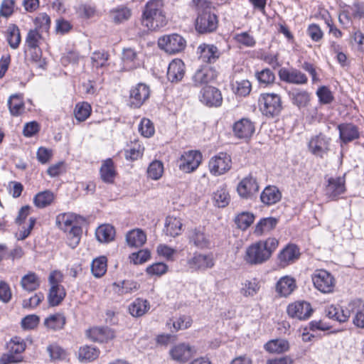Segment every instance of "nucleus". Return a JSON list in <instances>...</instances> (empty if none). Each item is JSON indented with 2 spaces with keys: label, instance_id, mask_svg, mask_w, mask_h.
I'll return each mask as SVG.
<instances>
[{
  "label": "nucleus",
  "instance_id": "nucleus-38",
  "mask_svg": "<svg viewBox=\"0 0 364 364\" xmlns=\"http://www.w3.org/2000/svg\"><path fill=\"white\" fill-rule=\"evenodd\" d=\"M21 286L28 292L33 291L40 286L39 277L35 273L29 272L21 278Z\"/></svg>",
  "mask_w": 364,
  "mask_h": 364
},
{
  "label": "nucleus",
  "instance_id": "nucleus-5",
  "mask_svg": "<svg viewBox=\"0 0 364 364\" xmlns=\"http://www.w3.org/2000/svg\"><path fill=\"white\" fill-rule=\"evenodd\" d=\"M314 287L324 294L333 291L336 279L333 276L326 270L316 269L311 276Z\"/></svg>",
  "mask_w": 364,
  "mask_h": 364
},
{
  "label": "nucleus",
  "instance_id": "nucleus-14",
  "mask_svg": "<svg viewBox=\"0 0 364 364\" xmlns=\"http://www.w3.org/2000/svg\"><path fill=\"white\" fill-rule=\"evenodd\" d=\"M353 309V304H348L346 306H328L325 309L326 316L340 323L346 322L350 316Z\"/></svg>",
  "mask_w": 364,
  "mask_h": 364
},
{
  "label": "nucleus",
  "instance_id": "nucleus-26",
  "mask_svg": "<svg viewBox=\"0 0 364 364\" xmlns=\"http://www.w3.org/2000/svg\"><path fill=\"white\" fill-rule=\"evenodd\" d=\"M340 139L343 143L352 141L359 138L358 127L353 124H341L338 127Z\"/></svg>",
  "mask_w": 364,
  "mask_h": 364
},
{
  "label": "nucleus",
  "instance_id": "nucleus-37",
  "mask_svg": "<svg viewBox=\"0 0 364 364\" xmlns=\"http://www.w3.org/2000/svg\"><path fill=\"white\" fill-rule=\"evenodd\" d=\"M349 304H353L352 322L358 328H364V306L358 301H353Z\"/></svg>",
  "mask_w": 364,
  "mask_h": 364
},
{
  "label": "nucleus",
  "instance_id": "nucleus-50",
  "mask_svg": "<svg viewBox=\"0 0 364 364\" xmlns=\"http://www.w3.org/2000/svg\"><path fill=\"white\" fill-rule=\"evenodd\" d=\"M91 106L87 102L77 104L75 108V116L79 122L86 120L91 113Z\"/></svg>",
  "mask_w": 364,
  "mask_h": 364
},
{
  "label": "nucleus",
  "instance_id": "nucleus-55",
  "mask_svg": "<svg viewBox=\"0 0 364 364\" xmlns=\"http://www.w3.org/2000/svg\"><path fill=\"white\" fill-rule=\"evenodd\" d=\"M41 35L36 29L30 30L26 38V44L28 50H36L38 48V43Z\"/></svg>",
  "mask_w": 364,
  "mask_h": 364
},
{
  "label": "nucleus",
  "instance_id": "nucleus-59",
  "mask_svg": "<svg viewBox=\"0 0 364 364\" xmlns=\"http://www.w3.org/2000/svg\"><path fill=\"white\" fill-rule=\"evenodd\" d=\"M256 77L260 84L267 85L274 82L275 75L269 69L266 68L256 73Z\"/></svg>",
  "mask_w": 364,
  "mask_h": 364
},
{
  "label": "nucleus",
  "instance_id": "nucleus-52",
  "mask_svg": "<svg viewBox=\"0 0 364 364\" xmlns=\"http://www.w3.org/2000/svg\"><path fill=\"white\" fill-rule=\"evenodd\" d=\"M138 130L141 133V136L146 138L151 137L155 133L154 123L147 118H143L141 120Z\"/></svg>",
  "mask_w": 364,
  "mask_h": 364
},
{
  "label": "nucleus",
  "instance_id": "nucleus-63",
  "mask_svg": "<svg viewBox=\"0 0 364 364\" xmlns=\"http://www.w3.org/2000/svg\"><path fill=\"white\" fill-rule=\"evenodd\" d=\"M156 252L159 256L164 257L167 260H173L176 250L166 245L160 244L157 247Z\"/></svg>",
  "mask_w": 364,
  "mask_h": 364
},
{
  "label": "nucleus",
  "instance_id": "nucleus-32",
  "mask_svg": "<svg viewBox=\"0 0 364 364\" xmlns=\"http://www.w3.org/2000/svg\"><path fill=\"white\" fill-rule=\"evenodd\" d=\"M282 195L279 189L275 186H267L262 192L260 196L261 201L267 205H273L279 201Z\"/></svg>",
  "mask_w": 364,
  "mask_h": 364
},
{
  "label": "nucleus",
  "instance_id": "nucleus-18",
  "mask_svg": "<svg viewBox=\"0 0 364 364\" xmlns=\"http://www.w3.org/2000/svg\"><path fill=\"white\" fill-rule=\"evenodd\" d=\"M237 191L240 197L251 198L259 191V185L255 178L248 176L239 183Z\"/></svg>",
  "mask_w": 364,
  "mask_h": 364
},
{
  "label": "nucleus",
  "instance_id": "nucleus-62",
  "mask_svg": "<svg viewBox=\"0 0 364 364\" xmlns=\"http://www.w3.org/2000/svg\"><path fill=\"white\" fill-rule=\"evenodd\" d=\"M316 95L323 104H329L333 100V96L331 90L326 86H322L318 89Z\"/></svg>",
  "mask_w": 364,
  "mask_h": 364
},
{
  "label": "nucleus",
  "instance_id": "nucleus-13",
  "mask_svg": "<svg viewBox=\"0 0 364 364\" xmlns=\"http://www.w3.org/2000/svg\"><path fill=\"white\" fill-rule=\"evenodd\" d=\"M188 267L196 271H205L215 265L213 254L196 253L188 262Z\"/></svg>",
  "mask_w": 364,
  "mask_h": 364
},
{
  "label": "nucleus",
  "instance_id": "nucleus-53",
  "mask_svg": "<svg viewBox=\"0 0 364 364\" xmlns=\"http://www.w3.org/2000/svg\"><path fill=\"white\" fill-rule=\"evenodd\" d=\"M68 232V243L72 248H75L80 242L82 229L77 225L71 227Z\"/></svg>",
  "mask_w": 364,
  "mask_h": 364
},
{
  "label": "nucleus",
  "instance_id": "nucleus-19",
  "mask_svg": "<svg viewBox=\"0 0 364 364\" xmlns=\"http://www.w3.org/2000/svg\"><path fill=\"white\" fill-rule=\"evenodd\" d=\"M217 77V72L210 66H204L196 70L192 80L196 87H200L213 82Z\"/></svg>",
  "mask_w": 364,
  "mask_h": 364
},
{
  "label": "nucleus",
  "instance_id": "nucleus-6",
  "mask_svg": "<svg viewBox=\"0 0 364 364\" xmlns=\"http://www.w3.org/2000/svg\"><path fill=\"white\" fill-rule=\"evenodd\" d=\"M159 47L170 54L182 51L186 45V40L177 33L165 35L158 40Z\"/></svg>",
  "mask_w": 364,
  "mask_h": 364
},
{
  "label": "nucleus",
  "instance_id": "nucleus-60",
  "mask_svg": "<svg viewBox=\"0 0 364 364\" xmlns=\"http://www.w3.org/2000/svg\"><path fill=\"white\" fill-rule=\"evenodd\" d=\"M35 24L42 31H48L50 26V18L46 13H41L36 18Z\"/></svg>",
  "mask_w": 364,
  "mask_h": 364
},
{
  "label": "nucleus",
  "instance_id": "nucleus-58",
  "mask_svg": "<svg viewBox=\"0 0 364 364\" xmlns=\"http://www.w3.org/2000/svg\"><path fill=\"white\" fill-rule=\"evenodd\" d=\"M193 320L190 316L181 315L173 323V328L175 331L185 330L191 326Z\"/></svg>",
  "mask_w": 364,
  "mask_h": 364
},
{
  "label": "nucleus",
  "instance_id": "nucleus-42",
  "mask_svg": "<svg viewBox=\"0 0 364 364\" xmlns=\"http://www.w3.org/2000/svg\"><path fill=\"white\" fill-rule=\"evenodd\" d=\"M91 271L95 277H102L107 272V258L102 256L93 259L91 264Z\"/></svg>",
  "mask_w": 364,
  "mask_h": 364
},
{
  "label": "nucleus",
  "instance_id": "nucleus-57",
  "mask_svg": "<svg viewBox=\"0 0 364 364\" xmlns=\"http://www.w3.org/2000/svg\"><path fill=\"white\" fill-rule=\"evenodd\" d=\"M108 58L109 55L105 51H96L92 53L91 60L93 67L99 68L106 65Z\"/></svg>",
  "mask_w": 364,
  "mask_h": 364
},
{
  "label": "nucleus",
  "instance_id": "nucleus-43",
  "mask_svg": "<svg viewBox=\"0 0 364 364\" xmlns=\"http://www.w3.org/2000/svg\"><path fill=\"white\" fill-rule=\"evenodd\" d=\"M54 200V195L50 191L40 192L36 195L33 199L34 204L39 208H43L49 205Z\"/></svg>",
  "mask_w": 364,
  "mask_h": 364
},
{
  "label": "nucleus",
  "instance_id": "nucleus-36",
  "mask_svg": "<svg viewBox=\"0 0 364 364\" xmlns=\"http://www.w3.org/2000/svg\"><path fill=\"white\" fill-rule=\"evenodd\" d=\"M267 351L272 353H282L289 348V342L284 339H274L269 341L264 345Z\"/></svg>",
  "mask_w": 364,
  "mask_h": 364
},
{
  "label": "nucleus",
  "instance_id": "nucleus-45",
  "mask_svg": "<svg viewBox=\"0 0 364 364\" xmlns=\"http://www.w3.org/2000/svg\"><path fill=\"white\" fill-rule=\"evenodd\" d=\"M136 288V283L132 280H124L121 283H114L113 290L119 295L132 293Z\"/></svg>",
  "mask_w": 364,
  "mask_h": 364
},
{
  "label": "nucleus",
  "instance_id": "nucleus-46",
  "mask_svg": "<svg viewBox=\"0 0 364 364\" xmlns=\"http://www.w3.org/2000/svg\"><path fill=\"white\" fill-rule=\"evenodd\" d=\"M100 350L91 346H85L79 349V359L80 360L92 361L98 358Z\"/></svg>",
  "mask_w": 364,
  "mask_h": 364
},
{
  "label": "nucleus",
  "instance_id": "nucleus-4",
  "mask_svg": "<svg viewBox=\"0 0 364 364\" xmlns=\"http://www.w3.org/2000/svg\"><path fill=\"white\" fill-rule=\"evenodd\" d=\"M259 107L262 113L267 117L279 114L282 109L281 97L274 93H263L259 97Z\"/></svg>",
  "mask_w": 364,
  "mask_h": 364
},
{
  "label": "nucleus",
  "instance_id": "nucleus-3",
  "mask_svg": "<svg viewBox=\"0 0 364 364\" xmlns=\"http://www.w3.org/2000/svg\"><path fill=\"white\" fill-rule=\"evenodd\" d=\"M198 14L195 28L199 33H208L215 31L218 26L217 15L213 12L210 3L205 0H198Z\"/></svg>",
  "mask_w": 364,
  "mask_h": 364
},
{
  "label": "nucleus",
  "instance_id": "nucleus-8",
  "mask_svg": "<svg viewBox=\"0 0 364 364\" xmlns=\"http://www.w3.org/2000/svg\"><path fill=\"white\" fill-rule=\"evenodd\" d=\"M8 353L4 354L0 359L1 364H9L21 361V358L17 355L25 350L26 343L21 338L15 337L8 343Z\"/></svg>",
  "mask_w": 364,
  "mask_h": 364
},
{
  "label": "nucleus",
  "instance_id": "nucleus-31",
  "mask_svg": "<svg viewBox=\"0 0 364 364\" xmlns=\"http://www.w3.org/2000/svg\"><path fill=\"white\" fill-rule=\"evenodd\" d=\"M182 226L183 224L179 218L169 215L166 219L164 231L167 235L176 237L181 234Z\"/></svg>",
  "mask_w": 364,
  "mask_h": 364
},
{
  "label": "nucleus",
  "instance_id": "nucleus-49",
  "mask_svg": "<svg viewBox=\"0 0 364 364\" xmlns=\"http://www.w3.org/2000/svg\"><path fill=\"white\" fill-rule=\"evenodd\" d=\"M47 351L53 360H65L67 359L68 353L65 350L58 344H51L47 347Z\"/></svg>",
  "mask_w": 364,
  "mask_h": 364
},
{
  "label": "nucleus",
  "instance_id": "nucleus-33",
  "mask_svg": "<svg viewBox=\"0 0 364 364\" xmlns=\"http://www.w3.org/2000/svg\"><path fill=\"white\" fill-rule=\"evenodd\" d=\"M289 95L292 103L299 108L306 107L310 101V95L306 90L294 89L289 92Z\"/></svg>",
  "mask_w": 364,
  "mask_h": 364
},
{
  "label": "nucleus",
  "instance_id": "nucleus-23",
  "mask_svg": "<svg viewBox=\"0 0 364 364\" xmlns=\"http://www.w3.org/2000/svg\"><path fill=\"white\" fill-rule=\"evenodd\" d=\"M185 74V65L180 59L172 60L168 67L167 77L172 82L182 80Z\"/></svg>",
  "mask_w": 364,
  "mask_h": 364
},
{
  "label": "nucleus",
  "instance_id": "nucleus-47",
  "mask_svg": "<svg viewBox=\"0 0 364 364\" xmlns=\"http://www.w3.org/2000/svg\"><path fill=\"white\" fill-rule=\"evenodd\" d=\"M164 173V164L161 161H153L147 168L148 177L157 181L161 178Z\"/></svg>",
  "mask_w": 364,
  "mask_h": 364
},
{
  "label": "nucleus",
  "instance_id": "nucleus-7",
  "mask_svg": "<svg viewBox=\"0 0 364 364\" xmlns=\"http://www.w3.org/2000/svg\"><path fill=\"white\" fill-rule=\"evenodd\" d=\"M196 348L188 343L181 342L173 346L169 350L171 358L180 363H186L196 354Z\"/></svg>",
  "mask_w": 364,
  "mask_h": 364
},
{
  "label": "nucleus",
  "instance_id": "nucleus-22",
  "mask_svg": "<svg viewBox=\"0 0 364 364\" xmlns=\"http://www.w3.org/2000/svg\"><path fill=\"white\" fill-rule=\"evenodd\" d=\"M300 256L299 249L294 245H288L284 248L278 255L279 264L282 267H286L294 263Z\"/></svg>",
  "mask_w": 364,
  "mask_h": 364
},
{
  "label": "nucleus",
  "instance_id": "nucleus-17",
  "mask_svg": "<svg viewBox=\"0 0 364 364\" xmlns=\"http://www.w3.org/2000/svg\"><path fill=\"white\" fill-rule=\"evenodd\" d=\"M279 77L282 81L296 85L306 84L308 81L306 75L295 68H281Z\"/></svg>",
  "mask_w": 364,
  "mask_h": 364
},
{
  "label": "nucleus",
  "instance_id": "nucleus-30",
  "mask_svg": "<svg viewBox=\"0 0 364 364\" xmlns=\"http://www.w3.org/2000/svg\"><path fill=\"white\" fill-rule=\"evenodd\" d=\"M278 220L275 218L269 217L262 218L256 225L254 233L257 236L267 234L274 230Z\"/></svg>",
  "mask_w": 364,
  "mask_h": 364
},
{
  "label": "nucleus",
  "instance_id": "nucleus-10",
  "mask_svg": "<svg viewBox=\"0 0 364 364\" xmlns=\"http://www.w3.org/2000/svg\"><path fill=\"white\" fill-rule=\"evenodd\" d=\"M287 312L293 318L305 320L311 316L313 309L309 302L296 301L288 305Z\"/></svg>",
  "mask_w": 364,
  "mask_h": 364
},
{
  "label": "nucleus",
  "instance_id": "nucleus-20",
  "mask_svg": "<svg viewBox=\"0 0 364 364\" xmlns=\"http://www.w3.org/2000/svg\"><path fill=\"white\" fill-rule=\"evenodd\" d=\"M233 133L239 139H248L255 132L254 123L248 118H242L233 125Z\"/></svg>",
  "mask_w": 364,
  "mask_h": 364
},
{
  "label": "nucleus",
  "instance_id": "nucleus-40",
  "mask_svg": "<svg viewBox=\"0 0 364 364\" xmlns=\"http://www.w3.org/2000/svg\"><path fill=\"white\" fill-rule=\"evenodd\" d=\"M55 223L57 226L62 230L68 231V230L77 225L75 220V215L70 213H62L56 217Z\"/></svg>",
  "mask_w": 364,
  "mask_h": 364
},
{
  "label": "nucleus",
  "instance_id": "nucleus-12",
  "mask_svg": "<svg viewBox=\"0 0 364 364\" xmlns=\"http://www.w3.org/2000/svg\"><path fill=\"white\" fill-rule=\"evenodd\" d=\"M201 160L202 155L199 151H186L180 159L179 168L185 173H191L199 166Z\"/></svg>",
  "mask_w": 364,
  "mask_h": 364
},
{
  "label": "nucleus",
  "instance_id": "nucleus-41",
  "mask_svg": "<svg viewBox=\"0 0 364 364\" xmlns=\"http://www.w3.org/2000/svg\"><path fill=\"white\" fill-rule=\"evenodd\" d=\"M65 292L62 286H53L50 287L48 296V302L50 306H58L64 299Z\"/></svg>",
  "mask_w": 364,
  "mask_h": 364
},
{
  "label": "nucleus",
  "instance_id": "nucleus-48",
  "mask_svg": "<svg viewBox=\"0 0 364 364\" xmlns=\"http://www.w3.org/2000/svg\"><path fill=\"white\" fill-rule=\"evenodd\" d=\"M131 16V11L126 7H119L110 11L109 16L116 23H122L129 19Z\"/></svg>",
  "mask_w": 364,
  "mask_h": 364
},
{
  "label": "nucleus",
  "instance_id": "nucleus-16",
  "mask_svg": "<svg viewBox=\"0 0 364 364\" xmlns=\"http://www.w3.org/2000/svg\"><path fill=\"white\" fill-rule=\"evenodd\" d=\"M346 191L343 177H331L325 188L326 196L332 200H337L340 195Z\"/></svg>",
  "mask_w": 364,
  "mask_h": 364
},
{
  "label": "nucleus",
  "instance_id": "nucleus-28",
  "mask_svg": "<svg viewBox=\"0 0 364 364\" xmlns=\"http://www.w3.org/2000/svg\"><path fill=\"white\" fill-rule=\"evenodd\" d=\"M9 112L12 116H19L25 110V104L23 95L14 94L11 95L7 102Z\"/></svg>",
  "mask_w": 364,
  "mask_h": 364
},
{
  "label": "nucleus",
  "instance_id": "nucleus-29",
  "mask_svg": "<svg viewBox=\"0 0 364 364\" xmlns=\"http://www.w3.org/2000/svg\"><path fill=\"white\" fill-rule=\"evenodd\" d=\"M190 242L198 248H208L210 246V239L208 235H206L200 229L192 230L189 235Z\"/></svg>",
  "mask_w": 364,
  "mask_h": 364
},
{
  "label": "nucleus",
  "instance_id": "nucleus-1",
  "mask_svg": "<svg viewBox=\"0 0 364 364\" xmlns=\"http://www.w3.org/2000/svg\"><path fill=\"white\" fill-rule=\"evenodd\" d=\"M278 246L279 241L274 237L253 242L246 248L244 260L250 265L263 264L270 259Z\"/></svg>",
  "mask_w": 364,
  "mask_h": 364
},
{
  "label": "nucleus",
  "instance_id": "nucleus-54",
  "mask_svg": "<svg viewBox=\"0 0 364 364\" xmlns=\"http://www.w3.org/2000/svg\"><path fill=\"white\" fill-rule=\"evenodd\" d=\"M254 215L250 213H242L235 218V223L241 230H246L253 223Z\"/></svg>",
  "mask_w": 364,
  "mask_h": 364
},
{
  "label": "nucleus",
  "instance_id": "nucleus-9",
  "mask_svg": "<svg viewBox=\"0 0 364 364\" xmlns=\"http://www.w3.org/2000/svg\"><path fill=\"white\" fill-rule=\"evenodd\" d=\"M231 158L226 153H219L212 157L208 164L210 172L215 176L225 173L231 168Z\"/></svg>",
  "mask_w": 364,
  "mask_h": 364
},
{
  "label": "nucleus",
  "instance_id": "nucleus-2",
  "mask_svg": "<svg viewBox=\"0 0 364 364\" xmlns=\"http://www.w3.org/2000/svg\"><path fill=\"white\" fill-rule=\"evenodd\" d=\"M168 18L164 11L162 0L149 1L143 10L141 23L149 31H155L164 27Z\"/></svg>",
  "mask_w": 364,
  "mask_h": 364
},
{
  "label": "nucleus",
  "instance_id": "nucleus-27",
  "mask_svg": "<svg viewBox=\"0 0 364 364\" xmlns=\"http://www.w3.org/2000/svg\"><path fill=\"white\" fill-rule=\"evenodd\" d=\"M213 203L218 208H225L230 203V196L226 184L220 186L213 193Z\"/></svg>",
  "mask_w": 364,
  "mask_h": 364
},
{
  "label": "nucleus",
  "instance_id": "nucleus-39",
  "mask_svg": "<svg viewBox=\"0 0 364 364\" xmlns=\"http://www.w3.org/2000/svg\"><path fill=\"white\" fill-rule=\"evenodd\" d=\"M65 317L62 314H55L46 318L44 325L50 329L57 331L62 329L65 324Z\"/></svg>",
  "mask_w": 364,
  "mask_h": 364
},
{
  "label": "nucleus",
  "instance_id": "nucleus-15",
  "mask_svg": "<svg viewBox=\"0 0 364 364\" xmlns=\"http://www.w3.org/2000/svg\"><path fill=\"white\" fill-rule=\"evenodd\" d=\"M330 142V138L320 134L310 139L309 149L314 155L322 157L329 151Z\"/></svg>",
  "mask_w": 364,
  "mask_h": 364
},
{
  "label": "nucleus",
  "instance_id": "nucleus-64",
  "mask_svg": "<svg viewBox=\"0 0 364 364\" xmlns=\"http://www.w3.org/2000/svg\"><path fill=\"white\" fill-rule=\"evenodd\" d=\"M12 297V293L9 285L4 282L0 281V301L3 303H9Z\"/></svg>",
  "mask_w": 364,
  "mask_h": 364
},
{
  "label": "nucleus",
  "instance_id": "nucleus-34",
  "mask_svg": "<svg viewBox=\"0 0 364 364\" xmlns=\"http://www.w3.org/2000/svg\"><path fill=\"white\" fill-rule=\"evenodd\" d=\"M100 172L101 178L104 182L109 183H112L116 175L113 161L111 159H107L104 161Z\"/></svg>",
  "mask_w": 364,
  "mask_h": 364
},
{
  "label": "nucleus",
  "instance_id": "nucleus-21",
  "mask_svg": "<svg viewBox=\"0 0 364 364\" xmlns=\"http://www.w3.org/2000/svg\"><path fill=\"white\" fill-rule=\"evenodd\" d=\"M199 58L205 63H215L220 57V52L218 48L211 44H201L198 48Z\"/></svg>",
  "mask_w": 364,
  "mask_h": 364
},
{
  "label": "nucleus",
  "instance_id": "nucleus-11",
  "mask_svg": "<svg viewBox=\"0 0 364 364\" xmlns=\"http://www.w3.org/2000/svg\"><path fill=\"white\" fill-rule=\"evenodd\" d=\"M200 101L208 107H220L223 102L220 91L213 86L203 87L199 95Z\"/></svg>",
  "mask_w": 364,
  "mask_h": 364
},
{
  "label": "nucleus",
  "instance_id": "nucleus-44",
  "mask_svg": "<svg viewBox=\"0 0 364 364\" xmlns=\"http://www.w3.org/2000/svg\"><path fill=\"white\" fill-rule=\"evenodd\" d=\"M7 41L11 48L16 49L21 43L20 30L17 26L10 25L7 30Z\"/></svg>",
  "mask_w": 364,
  "mask_h": 364
},
{
  "label": "nucleus",
  "instance_id": "nucleus-35",
  "mask_svg": "<svg viewBox=\"0 0 364 364\" xmlns=\"http://www.w3.org/2000/svg\"><path fill=\"white\" fill-rule=\"evenodd\" d=\"M95 235L99 242L107 243L114 239L115 230L110 225H102L97 228Z\"/></svg>",
  "mask_w": 364,
  "mask_h": 364
},
{
  "label": "nucleus",
  "instance_id": "nucleus-24",
  "mask_svg": "<svg viewBox=\"0 0 364 364\" xmlns=\"http://www.w3.org/2000/svg\"><path fill=\"white\" fill-rule=\"evenodd\" d=\"M87 336L95 342H107L114 338V332L107 327H93L87 331Z\"/></svg>",
  "mask_w": 364,
  "mask_h": 364
},
{
  "label": "nucleus",
  "instance_id": "nucleus-51",
  "mask_svg": "<svg viewBox=\"0 0 364 364\" xmlns=\"http://www.w3.org/2000/svg\"><path fill=\"white\" fill-rule=\"evenodd\" d=\"M259 289V282L255 279L247 280L242 284L241 294L245 296H253Z\"/></svg>",
  "mask_w": 364,
  "mask_h": 364
},
{
  "label": "nucleus",
  "instance_id": "nucleus-61",
  "mask_svg": "<svg viewBox=\"0 0 364 364\" xmlns=\"http://www.w3.org/2000/svg\"><path fill=\"white\" fill-rule=\"evenodd\" d=\"M43 299V294L41 292L36 293L30 299H23L22 301V306L24 309H33L38 306Z\"/></svg>",
  "mask_w": 364,
  "mask_h": 364
},
{
  "label": "nucleus",
  "instance_id": "nucleus-56",
  "mask_svg": "<svg viewBox=\"0 0 364 364\" xmlns=\"http://www.w3.org/2000/svg\"><path fill=\"white\" fill-rule=\"evenodd\" d=\"M168 267L164 262H156L146 267V272L149 275L160 277L168 272Z\"/></svg>",
  "mask_w": 364,
  "mask_h": 364
},
{
  "label": "nucleus",
  "instance_id": "nucleus-25",
  "mask_svg": "<svg viewBox=\"0 0 364 364\" xmlns=\"http://www.w3.org/2000/svg\"><path fill=\"white\" fill-rule=\"evenodd\" d=\"M295 279L289 276L282 277L276 284V291L280 296H289L296 289Z\"/></svg>",
  "mask_w": 364,
  "mask_h": 364
}]
</instances>
